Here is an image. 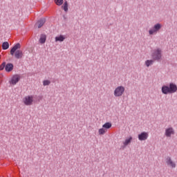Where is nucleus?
Masks as SVG:
<instances>
[{"mask_svg": "<svg viewBox=\"0 0 177 177\" xmlns=\"http://www.w3.org/2000/svg\"><path fill=\"white\" fill-rule=\"evenodd\" d=\"M138 138L140 141L147 140L149 138V133L145 131L142 132L141 133L138 134Z\"/></svg>", "mask_w": 177, "mask_h": 177, "instance_id": "obj_8", "label": "nucleus"}, {"mask_svg": "<svg viewBox=\"0 0 177 177\" xmlns=\"http://www.w3.org/2000/svg\"><path fill=\"white\" fill-rule=\"evenodd\" d=\"M21 48V46L20 45V44L17 43L11 48L10 55L12 56L15 55V57L16 59H21V57H23V51L21 50H17L20 49Z\"/></svg>", "mask_w": 177, "mask_h": 177, "instance_id": "obj_1", "label": "nucleus"}, {"mask_svg": "<svg viewBox=\"0 0 177 177\" xmlns=\"http://www.w3.org/2000/svg\"><path fill=\"white\" fill-rule=\"evenodd\" d=\"M50 84V81H49V80H44L43 82V85L44 86H46L49 85Z\"/></svg>", "mask_w": 177, "mask_h": 177, "instance_id": "obj_23", "label": "nucleus"}, {"mask_svg": "<svg viewBox=\"0 0 177 177\" xmlns=\"http://www.w3.org/2000/svg\"><path fill=\"white\" fill-rule=\"evenodd\" d=\"M62 8L65 12H67L68 10V4L67 3V1H65L64 3Z\"/></svg>", "mask_w": 177, "mask_h": 177, "instance_id": "obj_20", "label": "nucleus"}, {"mask_svg": "<svg viewBox=\"0 0 177 177\" xmlns=\"http://www.w3.org/2000/svg\"><path fill=\"white\" fill-rule=\"evenodd\" d=\"M124 92H125V87H124L123 86H118L115 88L113 91V94L115 97H120L122 95H124Z\"/></svg>", "mask_w": 177, "mask_h": 177, "instance_id": "obj_3", "label": "nucleus"}, {"mask_svg": "<svg viewBox=\"0 0 177 177\" xmlns=\"http://www.w3.org/2000/svg\"><path fill=\"white\" fill-rule=\"evenodd\" d=\"M154 63L153 60H147L145 62V65L147 66V67H150V66H151Z\"/></svg>", "mask_w": 177, "mask_h": 177, "instance_id": "obj_19", "label": "nucleus"}, {"mask_svg": "<svg viewBox=\"0 0 177 177\" xmlns=\"http://www.w3.org/2000/svg\"><path fill=\"white\" fill-rule=\"evenodd\" d=\"M112 124L111 122H106L102 125V127L107 131L108 129L111 128Z\"/></svg>", "mask_w": 177, "mask_h": 177, "instance_id": "obj_14", "label": "nucleus"}, {"mask_svg": "<svg viewBox=\"0 0 177 177\" xmlns=\"http://www.w3.org/2000/svg\"><path fill=\"white\" fill-rule=\"evenodd\" d=\"M23 103L25 106H31L34 103V96L27 95L23 99Z\"/></svg>", "mask_w": 177, "mask_h": 177, "instance_id": "obj_6", "label": "nucleus"}, {"mask_svg": "<svg viewBox=\"0 0 177 177\" xmlns=\"http://www.w3.org/2000/svg\"><path fill=\"white\" fill-rule=\"evenodd\" d=\"M55 2L58 6H61V5H63V0H55Z\"/></svg>", "mask_w": 177, "mask_h": 177, "instance_id": "obj_21", "label": "nucleus"}, {"mask_svg": "<svg viewBox=\"0 0 177 177\" xmlns=\"http://www.w3.org/2000/svg\"><path fill=\"white\" fill-rule=\"evenodd\" d=\"M161 24H156V25L153 26V28L150 29L149 30V35H154V34H157L160 30H161Z\"/></svg>", "mask_w": 177, "mask_h": 177, "instance_id": "obj_5", "label": "nucleus"}, {"mask_svg": "<svg viewBox=\"0 0 177 177\" xmlns=\"http://www.w3.org/2000/svg\"><path fill=\"white\" fill-rule=\"evenodd\" d=\"M44 24H45V19H40L37 23V26L38 28H41V27H42V26H44Z\"/></svg>", "mask_w": 177, "mask_h": 177, "instance_id": "obj_15", "label": "nucleus"}, {"mask_svg": "<svg viewBox=\"0 0 177 177\" xmlns=\"http://www.w3.org/2000/svg\"><path fill=\"white\" fill-rule=\"evenodd\" d=\"M2 49L3 50H6L7 49H9V42L8 41L3 42L2 44Z\"/></svg>", "mask_w": 177, "mask_h": 177, "instance_id": "obj_17", "label": "nucleus"}, {"mask_svg": "<svg viewBox=\"0 0 177 177\" xmlns=\"http://www.w3.org/2000/svg\"><path fill=\"white\" fill-rule=\"evenodd\" d=\"M39 43L40 44H45V42H46V35H41L40 36V39H39Z\"/></svg>", "mask_w": 177, "mask_h": 177, "instance_id": "obj_16", "label": "nucleus"}, {"mask_svg": "<svg viewBox=\"0 0 177 177\" xmlns=\"http://www.w3.org/2000/svg\"><path fill=\"white\" fill-rule=\"evenodd\" d=\"M177 92V86L174 83H170L169 86H163L162 87V93L164 95L175 93Z\"/></svg>", "mask_w": 177, "mask_h": 177, "instance_id": "obj_2", "label": "nucleus"}, {"mask_svg": "<svg viewBox=\"0 0 177 177\" xmlns=\"http://www.w3.org/2000/svg\"><path fill=\"white\" fill-rule=\"evenodd\" d=\"M6 67V62H3L1 65H0V71L3 70V68H5Z\"/></svg>", "mask_w": 177, "mask_h": 177, "instance_id": "obj_22", "label": "nucleus"}, {"mask_svg": "<svg viewBox=\"0 0 177 177\" xmlns=\"http://www.w3.org/2000/svg\"><path fill=\"white\" fill-rule=\"evenodd\" d=\"M5 70H6V71H7V73H10V71H12V70H13V64H7L6 65Z\"/></svg>", "mask_w": 177, "mask_h": 177, "instance_id": "obj_12", "label": "nucleus"}, {"mask_svg": "<svg viewBox=\"0 0 177 177\" xmlns=\"http://www.w3.org/2000/svg\"><path fill=\"white\" fill-rule=\"evenodd\" d=\"M107 133V131L103 127L98 129V134L100 136L104 135V133Z\"/></svg>", "mask_w": 177, "mask_h": 177, "instance_id": "obj_18", "label": "nucleus"}, {"mask_svg": "<svg viewBox=\"0 0 177 177\" xmlns=\"http://www.w3.org/2000/svg\"><path fill=\"white\" fill-rule=\"evenodd\" d=\"M132 136H130L127 138L125 139L124 141H123V146L124 147H127V146H128V145H131V142H132Z\"/></svg>", "mask_w": 177, "mask_h": 177, "instance_id": "obj_11", "label": "nucleus"}, {"mask_svg": "<svg viewBox=\"0 0 177 177\" xmlns=\"http://www.w3.org/2000/svg\"><path fill=\"white\" fill-rule=\"evenodd\" d=\"M165 135L167 138H171L172 135H175V130L172 127L167 128L165 129Z\"/></svg>", "mask_w": 177, "mask_h": 177, "instance_id": "obj_7", "label": "nucleus"}, {"mask_svg": "<svg viewBox=\"0 0 177 177\" xmlns=\"http://www.w3.org/2000/svg\"><path fill=\"white\" fill-rule=\"evenodd\" d=\"M166 163L169 167H171V168H176V164L175 162L173 161V160L170 157H167L166 158Z\"/></svg>", "mask_w": 177, "mask_h": 177, "instance_id": "obj_10", "label": "nucleus"}, {"mask_svg": "<svg viewBox=\"0 0 177 177\" xmlns=\"http://www.w3.org/2000/svg\"><path fill=\"white\" fill-rule=\"evenodd\" d=\"M162 50L160 48H156L153 50L152 53V58L153 60H160L161 57H162Z\"/></svg>", "mask_w": 177, "mask_h": 177, "instance_id": "obj_4", "label": "nucleus"}, {"mask_svg": "<svg viewBox=\"0 0 177 177\" xmlns=\"http://www.w3.org/2000/svg\"><path fill=\"white\" fill-rule=\"evenodd\" d=\"M66 39L64 35H59L55 37V42H63Z\"/></svg>", "mask_w": 177, "mask_h": 177, "instance_id": "obj_13", "label": "nucleus"}, {"mask_svg": "<svg viewBox=\"0 0 177 177\" xmlns=\"http://www.w3.org/2000/svg\"><path fill=\"white\" fill-rule=\"evenodd\" d=\"M19 81H20V75H15L11 78V80L10 81V84L11 85H16V84H17V82H19Z\"/></svg>", "mask_w": 177, "mask_h": 177, "instance_id": "obj_9", "label": "nucleus"}]
</instances>
